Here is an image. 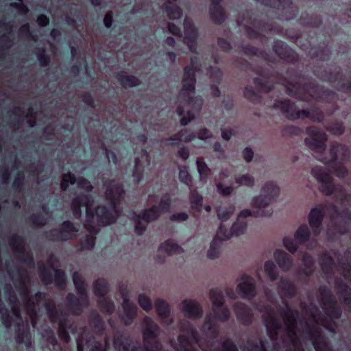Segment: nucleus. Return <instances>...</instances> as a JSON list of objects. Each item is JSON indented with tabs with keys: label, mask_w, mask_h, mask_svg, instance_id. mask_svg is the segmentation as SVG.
I'll return each instance as SVG.
<instances>
[{
	"label": "nucleus",
	"mask_w": 351,
	"mask_h": 351,
	"mask_svg": "<svg viewBox=\"0 0 351 351\" xmlns=\"http://www.w3.org/2000/svg\"><path fill=\"white\" fill-rule=\"evenodd\" d=\"M195 137L196 135L194 132H191L188 128H184L180 130L178 132L171 135L167 138V141H169V145L176 146L177 144L175 143V141H184L185 143H191L195 138Z\"/></svg>",
	"instance_id": "31"
},
{
	"label": "nucleus",
	"mask_w": 351,
	"mask_h": 351,
	"mask_svg": "<svg viewBox=\"0 0 351 351\" xmlns=\"http://www.w3.org/2000/svg\"><path fill=\"white\" fill-rule=\"evenodd\" d=\"M197 171L202 180H206L210 173V169L208 167L207 164L200 158L196 161Z\"/></svg>",
	"instance_id": "59"
},
{
	"label": "nucleus",
	"mask_w": 351,
	"mask_h": 351,
	"mask_svg": "<svg viewBox=\"0 0 351 351\" xmlns=\"http://www.w3.org/2000/svg\"><path fill=\"white\" fill-rule=\"evenodd\" d=\"M280 193V189L274 182H267L262 188V193L252 199V206L262 208L267 206L276 200Z\"/></svg>",
	"instance_id": "15"
},
{
	"label": "nucleus",
	"mask_w": 351,
	"mask_h": 351,
	"mask_svg": "<svg viewBox=\"0 0 351 351\" xmlns=\"http://www.w3.org/2000/svg\"><path fill=\"white\" fill-rule=\"evenodd\" d=\"M26 221L34 228H41L46 224V218L38 214H32L27 218Z\"/></svg>",
	"instance_id": "49"
},
{
	"label": "nucleus",
	"mask_w": 351,
	"mask_h": 351,
	"mask_svg": "<svg viewBox=\"0 0 351 351\" xmlns=\"http://www.w3.org/2000/svg\"><path fill=\"white\" fill-rule=\"evenodd\" d=\"M15 341L19 345L24 344L27 348L32 346V337L28 328H18L15 330Z\"/></svg>",
	"instance_id": "35"
},
{
	"label": "nucleus",
	"mask_w": 351,
	"mask_h": 351,
	"mask_svg": "<svg viewBox=\"0 0 351 351\" xmlns=\"http://www.w3.org/2000/svg\"><path fill=\"white\" fill-rule=\"evenodd\" d=\"M8 243L14 252L23 256L21 258V261L23 263L30 266L34 265L32 255L25 252V239L23 236L15 234L9 239Z\"/></svg>",
	"instance_id": "20"
},
{
	"label": "nucleus",
	"mask_w": 351,
	"mask_h": 351,
	"mask_svg": "<svg viewBox=\"0 0 351 351\" xmlns=\"http://www.w3.org/2000/svg\"><path fill=\"white\" fill-rule=\"evenodd\" d=\"M312 176L319 183V191L326 196H330L341 190L339 184H335L332 176L324 167L316 166L311 169Z\"/></svg>",
	"instance_id": "9"
},
{
	"label": "nucleus",
	"mask_w": 351,
	"mask_h": 351,
	"mask_svg": "<svg viewBox=\"0 0 351 351\" xmlns=\"http://www.w3.org/2000/svg\"><path fill=\"white\" fill-rule=\"evenodd\" d=\"M139 218L149 223L152 221H156L160 216V212L158 210V207L152 206L149 208L143 209L139 214H137Z\"/></svg>",
	"instance_id": "37"
},
{
	"label": "nucleus",
	"mask_w": 351,
	"mask_h": 351,
	"mask_svg": "<svg viewBox=\"0 0 351 351\" xmlns=\"http://www.w3.org/2000/svg\"><path fill=\"white\" fill-rule=\"evenodd\" d=\"M160 332L159 326L146 316L143 320L142 337L145 351H161L162 344L158 339Z\"/></svg>",
	"instance_id": "7"
},
{
	"label": "nucleus",
	"mask_w": 351,
	"mask_h": 351,
	"mask_svg": "<svg viewBox=\"0 0 351 351\" xmlns=\"http://www.w3.org/2000/svg\"><path fill=\"white\" fill-rule=\"evenodd\" d=\"M171 205V197L169 193L163 195L158 205H155L158 207V210L161 213H165L169 211Z\"/></svg>",
	"instance_id": "53"
},
{
	"label": "nucleus",
	"mask_w": 351,
	"mask_h": 351,
	"mask_svg": "<svg viewBox=\"0 0 351 351\" xmlns=\"http://www.w3.org/2000/svg\"><path fill=\"white\" fill-rule=\"evenodd\" d=\"M189 200L191 208L194 210L199 212L202 208L203 197L197 191H191Z\"/></svg>",
	"instance_id": "45"
},
{
	"label": "nucleus",
	"mask_w": 351,
	"mask_h": 351,
	"mask_svg": "<svg viewBox=\"0 0 351 351\" xmlns=\"http://www.w3.org/2000/svg\"><path fill=\"white\" fill-rule=\"evenodd\" d=\"M39 64L43 67L48 66L51 62V56L47 53L45 47H40L36 49L34 52Z\"/></svg>",
	"instance_id": "43"
},
{
	"label": "nucleus",
	"mask_w": 351,
	"mask_h": 351,
	"mask_svg": "<svg viewBox=\"0 0 351 351\" xmlns=\"http://www.w3.org/2000/svg\"><path fill=\"white\" fill-rule=\"evenodd\" d=\"M218 241H221L222 240L217 237V234L210 243V248L207 252L208 258L210 259H215L219 256V243Z\"/></svg>",
	"instance_id": "52"
},
{
	"label": "nucleus",
	"mask_w": 351,
	"mask_h": 351,
	"mask_svg": "<svg viewBox=\"0 0 351 351\" xmlns=\"http://www.w3.org/2000/svg\"><path fill=\"white\" fill-rule=\"evenodd\" d=\"M319 265L324 274L328 275L333 274L335 261L330 254H324L320 258Z\"/></svg>",
	"instance_id": "39"
},
{
	"label": "nucleus",
	"mask_w": 351,
	"mask_h": 351,
	"mask_svg": "<svg viewBox=\"0 0 351 351\" xmlns=\"http://www.w3.org/2000/svg\"><path fill=\"white\" fill-rule=\"evenodd\" d=\"M278 287L289 298H293L297 294L295 285L288 278H280L278 282Z\"/></svg>",
	"instance_id": "36"
},
{
	"label": "nucleus",
	"mask_w": 351,
	"mask_h": 351,
	"mask_svg": "<svg viewBox=\"0 0 351 351\" xmlns=\"http://www.w3.org/2000/svg\"><path fill=\"white\" fill-rule=\"evenodd\" d=\"M162 10L170 20L179 19L183 14L180 7L171 1L164 3L162 5Z\"/></svg>",
	"instance_id": "34"
},
{
	"label": "nucleus",
	"mask_w": 351,
	"mask_h": 351,
	"mask_svg": "<svg viewBox=\"0 0 351 351\" xmlns=\"http://www.w3.org/2000/svg\"><path fill=\"white\" fill-rule=\"evenodd\" d=\"M274 108L280 110L285 117L291 121L299 119H309L313 122L320 123L324 119V112L318 108H313L311 110H297L296 105L290 99L275 100Z\"/></svg>",
	"instance_id": "3"
},
{
	"label": "nucleus",
	"mask_w": 351,
	"mask_h": 351,
	"mask_svg": "<svg viewBox=\"0 0 351 351\" xmlns=\"http://www.w3.org/2000/svg\"><path fill=\"white\" fill-rule=\"evenodd\" d=\"M266 274L271 282L276 281L278 278V272L276 267L272 261H267L264 265Z\"/></svg>",
	"instance_id": "51"
},
{
	"label": "nucleus",
	"mask_w": 351,
	"mask_h": 351,
	"mask_svg": "<svg viewBox=\"0 0 351 351\" xmlns=\"http://www.w3.org/2000/svg\"><path fill=\"white\" fill-rule=\"evenodd\" d=\"M325 80L328 81L330 83L334 84L335 88L339 91H340L339 90V88L341 86V84H343L340 82L341 80H343V74L340 70L335 73L330 72L328 74Z\"/></svg>",
	"instance_id": "58"
},
{
	"label": "nucleus",
	"mask_w": 351,
	"mask_h": 351,
	"mask_svg": "<svg viewBox=\"0 0 351 351\" xmlns=\"http://www.w3.org/2000/svg\"><path fill=\"white\" fill-rule=\"evenodd\" d=\"M274 257L278 267L282 271H289L292 267L293 258L285 251L276 250L274 253Z\"/></svg>",
	"instance_id": "32"
},
{
	"label": "nucleus",
	"mask_w": 351,
	"mask_h": 351,
	"mask_svg": "<svg viewBox=\"0 0 351 351\" xmlns=\"http://www.w3.org/2000/svg\"><path fill=\"white\" fill-rule=\"evenodd\" d=\"M306 334L307 339L312 341L315 351H332L331 345L323 335L320 328L308 325Z\"/></svg>",
	"instance_id": "18"
},
{
	"label": "nucleus",
	"mask_w": 351,
	"mask_h": 351,
	"mask_svg": "<svg viewBox=\"0 0 351 351\" xmlns=\"http://www.w3.org/2000/svg\"><path fill=\"white\" fill-rule=\"evenodd\" d=\"M267 328V335L271 340H276L279 332L282 329V324L279 319L273 314V309L270 308V313L264 318Z\"/></svg>",
	"instance_id": "25"
},
{
	"label": "nucleus",
	"mask_w": 351,
	"mask_h": 351,
	"mask_svg": "<svg viewBox=\"0 0 351 351\" xmlns=\"http://www.w3.org/2000/svg\"><path fill=\"white\" fill-rule=\"evenodd\" d=\"M306 133L309 137L305 138V145L314 152L319 154L320 156L324 154L326 149L327 134L315 126L307 127Z\"/></svg>",
	"instance_id": "11"
},
{
	"label": "nucleus",
	"mask_w": 351,
	"mask_h": 351,
	"mask_svg": "<svg viewBox=\"0 0 351 351\" xmlns=\"http://www.w3.org/2000/svg\"><path fill=\"white\" fill-rule=\"evenodd\" d=\"M210 298L213 304V312L215 317L219 322H227L230 319V313L225 304L223 292L218 289H211Z\"/></svg>",
	"instance_id": "14"
},
{
	"label": "nucleus",
	"mask_w": 351,
	"mask_h": 351,
	"mask_svg": "<svg viewBox=\"0 0 351 351\" xmlns=\"http://www.w3.org/2000/svg\"><path fill=\"white\" fill-rule=\"evenodd\" d=\"M302 263L304 267V273L306 276L312 275L314 269L315 262L313 257L308 254H304L302 259Z\"/></svg>",
	"instance_id": "54"
},
{
	"label": "nucleus",
	"mask_w": 351,
	"mask_h": 351,
	"mask_svg": "<svg viewBox=\"0 0 351 351\" xmlns=\"http://www.w3.org/2000/svg\"><path fill=\"white\" fill-rule=\"evenodd\" d=\"M138 302L140 306L146 312H149L152 308V302L150 298L143 293L138 295Z\"/></svg>",
	"instance_id": "64"
},
{
	"label": "nucleus",
	"mask_w": 351,
	"mask_h": 351,
	"mask_svg": "<svg viewBox=\"0 0 351 351\" xmlns=\"http://www.w3.org/2000/svg\"><path fill=\"white\" fill-rule=\"evenodd\" d=\"M144 176V167L142 165V162L138 157H136L134 159V167L132 171V177L139 183L143 178Z\"/></svg>",
	"instance_id": "48"
},
{
	"label": "nucleus",
	"mask_w": 351,
	"mask_h": 351,
	"mask_svg": "<svg viewBox=\"0 0 351 351\" xmlns=\"http://www.w3.org/2000/svg\"><path fill=\"white\" fill-rule=\"evenodd\" d=\"M39 276L42 282L49 285L54 282L55 285L59 289H64L66 284V276L65 272L60 269L54 270V276L52 273L45 265L39 267Z\"/></svg>",
	"instance_id": "16"
},
{
	"label": "nucleus",
	"mask_w": 351,
	"mask_h": 351,
	"mask_svg": "<svg viewBox=\"0 0 351 351\" xmlns=\"http://www.w3.org/2000/svg\"><path fill=\"white\" fill-rule=\"evenodd\" d=\"M285 90L289 96L304 102L308 103L315 100L331 104L337 99L335 92L319 85L315 80H310L304 84L287 81Z\"/></svg>",
	"instance_id": "1"
},
{
	"label": "nucleus",
	"mask_w": 351,
	"mask_h": 351,
	"mask_svg": "<svg viewBox=\"0 0 351 351\" xmlns=\"http://www.w3.org/2000/svg\"><path fill=\"white\" fill-rule=\"evenodd\" d=\"M98 306L101 313L108 315H112L115 309L114 302L106 297L99 298Z\"/></svg>",
	"instance_id": "44"
},
{
	"label": "nucleus",
	"mask_w": 351,
	"mask_h": 351,
	"mask_svg": "<svg viewBox=\"0 0 351 351\" xmlns=\"http://www.w3.org/2000/svg\"><path fill=\"white\" fill-rule=\"evenodd\" d=\"M328 167L332 169L335 175L339 178H344L348 175V170L341 162H337L336 164L328 165Z\"/></svg>",
	"instance_id": "63"
},
{
	"label": "nucleus",
	"mask_w": 351,
	"mask_h": 351,
	"mask_svg": "<svg viewBox=\"0 0 351 351\" xmlns=\"http://www.w3.org/2000/svg\"><path fill=\"white\" fill-rule=\"evenodd\" d=\"M182 331L187 333L190 338L195 342L199 341V335L197 329L189 322L183 323L181 326Z\"/></svg>",
	"instance_id": "57"
},
{
	"label": "nucleus",
	"mask_w": 351,
	"mask_h": 351,
	"mask_svg": "<svg viewBox=\"0 0 351 351\" xmlns=\"http://www.w3.org/2000/svg\"><path fill=\"white\" fill-rule=\"evenodd\" d=\"M124 315L121 317L122 322L126 326L131 325L137 315V307L128 298H124L122 304Z\"/></svg>",
	"instance_id": "30"
},
{
	"label": "nucleus",
	"mask_w": 351,
	"mask_h": 351,
	"mask_svg": "<svg viewBox=\"0 0 351 351\" xmlns=\"http://www.w3.org/2000/svg\"><path fill=\"white\" fill-rule=\"evenodd\" d=\"M273 211L258 210L256 212L251 211L249 209H243L239 213L238 219L235 221L230 230L221 224L217 230V237L221 240H228L232 236H239L244 234L247 228V223L242 219H245L250 216L254 217H269L272 215Z\"/></svg>",
	"instance_id": "6"
},
{
	"label": "nucleus",
	"mask_w": 351,
	"mask_h": 351,
	"mask_svg": "<svg viewBox=\"0 0 351 351\" xmlns=\"http://www.w3.org/2000/svg\"><path fill=\"white\" fill-rule=\"evenodd\" d=\"M197 71V69L193 66H185L182 78V87L179 93V97L193 109L199 110L202 108L203 101L202 98L194 95L196 84L195 73Z\"/></svg>",
	"instance_id": "4"
},
{
	"label": "nucleus",
	"mask_w": 351,
	"mask_h": 351,
	"mask_svg": "<svg viewBox=\"0 0 351 351\" xmlns=\"http://www.w3.org/2000/svg\"><path fill=\"white\" fill-rule=\"evenodd\" d=\"M90 326L94 329L95 332L100 334L104 330V324L101 316L96 312L92 311L89 315Z\"/></svg>",
	"instance_id": "40"
},
{
	"label": "nucleus",
	"mask_w": 351,
	"mask_h": 351,
	"mask_svg": "<svg viewBox=\"0 0 351 351\" xmlns=\"http://www.w3.org/2000/svg\"><path fill=\"white\" fill-rule=\"evenodd\" d=\"M253 83L259 92L269 93L272 90L274 85L269 81H264L261 78L256 77L253 79Z\"/></svg>",
	"instance_id": "47"
},
{
	"label": "nucleus",
	"mask_w": 351,
	"mask_h": 351,
	"mask_svg": "<svg viewBox=\"0 0 351 351\" xmlns=\"http://www.w3.org/2000/svg\"><path fill=\"white\" fill-rule=\"evenodd\" d=\"M114 77L123 88H133L141 84L139 78L132 75H126L124 71L116 73Z\"/></svg>",
	"instance_id": "33"
},
{
	"label": "nucleus",
	"mask_w": 351,
	"mask_h": 351,
	"mask_svg": "<svg viewBox=\"0 0 351 351\" xmlns=\"http://www.w3.org/2000/svg\"><path fill=\"white\" fill-rule=\"evenodd\" d=\"M319 292L326 315L331 319H339L341 317L342 310L330 289L327 286L322 285L319 287Z\"/></svg>",
	"instance_id": "12"
},
{
	"label": "nucleus",
	"mask_w": 351,
	"mask_h": 351,
	"mask_svg": "<svg viewBox=\"0 0 351 351\" xmlns=\"http://www.w3.org/2000/svg\"><path fill=\"white\" fill-rule=\"evenodd\" d=\"M209 15L211 21L217 25L222 24L226 18L223 8L221 5L223 0H210Z\"/></svg>",
	"instance_id": "28"
},
{
	"label": "nucleus",
	"mask_w": 351,
	"mask_h": 351,
	"mask_svg": "<svg viewBox=\"0 0 351 351\" xmlns=\"http://www.w3.org/2000/svg\"><path fill=\"white\" fill-rule=\"evenodd\" d=\"M107 291L108 285L104 280H97L94 282V292L99 298L105 297Z\"/></svg>",
	"instance_id": "56"
},
{
	"label": "nucleus",
	"mask_w": 351,
	"mask_h": 351,
	"mask_svg": "<svg viewBox=\"0 0 351 351\" xmlns=\"http://www.w3.org/2000/svg\"><path fill=\"white\" fill-rule=\"evenodd\" d=\"M339 154H341L343 157H347L349 156V150L343 145L339 143H334L330 146L329 149V157L322 154L320 156V158H319V160L322 162L326 166L332 165L336 164L337 162H339L338 160Z\"/></svg>",
	"instance_id": "24"
},
{
	"label": "nucleus",
	"mask_w": 351,
	"mask_h": 351,
	"mask_svg": "<svg viewBox=\"0 0 351 351\" xmlns=\"http://www.w3.org/2000/svg\"><path fill=\"white\" fill-rule=\"evenodd\" d=\"M234 309L237 319L245 326H249L253 318V314L250 307L242 302H237L234 306Z\"/></svg>",
	"instance_id": "29"
},
{
	"label": "nucleus",
	"mask_w": 351,
	"mask_h": 351,
	"mask_svg": "<svg viewBox=\"0 0 351 351\" xmlns=\"http://www.w3.org/2000/svg\"><path fill=\"white\" fill-rule=\"evenodd\" d=\"M237 291L243 299L252 300L256 295V283L254 279L247 274L241 277V282L237 285Z\"/></svg>",
	"instance_id": "22"
},
{
	"label": "nucleus",
	"mask_w": 351,
	"mask_h": 351,
	"mask_svg": "<svg viewBox=\"0 0 351 351\" xmlns=\"http://www.w3.org/2000/svg\"><path fill=\"white\" fill-rule=\"evenodd\" d=\"M265 7L276 9L282 12L286 21L294 20L299 14V9L291 0H254Z\"/></svg>",
	"instance_id": "13"
},
{
	"label": "nucleus",
	"mask_w": 351,
	"mask_h": 351,
	"mask_svg": "<svg viewBox=\"0 0 351 351\" xmlns=\"http://www.w3.org/2000/svg\"><path fill=\"white\" fill-rule=\"evenodd\" d=\"M272 50L285 62L296 64L300 61L298 53L282 40H274L272 44Z\"/></svg>",
	"instance_id": "17"
},
{
	"label": "nucleus",
	"mask_w": 351,
	"mask_h": 351,
	"mask_svg": "<svg viewBox=\"0 0 351 351\" xmlns=\"http://www.w3.org/2000/svg\"><path fill=\"white\" fill-rule=\"evenodd\" d=\"M234 211V206H230L228 208H221L219 207L217 209V215L218 218L222 221H226L228 220L232 215L233 214Z\"/></svg>",
	"instance_id": "61"
},
{
	"label": "nucleus",
	"mask_w": 351,
	"mask_h": 351,
	"mask_svg": "<svg viewBox=\"0 0 351 351\" xmlns=\"http://www.w3.org/2000/svg\"><path fill=\"white\" fill-rule=\"evenodd\" d=\"M179 180L189 187L192 186L193 180L185 165L179 166Z\"/></svg>",
	"instance_id": "55"
},
{
	"label": "nucleus",
	"mask_w": 351,
	"mask_h": 351,
	"mask_svg": "<svg viewBox=\"0 0 351 351\" xmlns=\"http://www.w3.org/2000/svg\"><path fill=\"white\" fill-rule=\"evenodd\" d=\"M79 228L70 220H65L62 222L58 228H53L46 232V237L48 240L53 242H66L73 240Z\"/></svg>",
	"instance_id": "10"
},
{
	"label": "nucleus",
	"mask_w": 351,
	"mask_h": 351,
	"mask_svg": "<svg viewBox=\"0 0 351 351\" xmlns=\"http://www.w3.org/2000/svg\"><path fill=\"white\" fill-rule=\"evenodd\" d=\"M182 311L184 316L191 319H199L203 315V309L201 305L194 300H184L182 302Z\"/></svg>",
	"instance_id": "27"
},
{
	"label": "nucleus",
	"mask_w": 351,
	"mask_h": 351,
	"mask_svg": "<svg viewBox=\"0 0 351 351\" xmlns=\"http://www.w3.org/2000/svg\"><path fill=\"white\" fill-rule=\"evenodd\" d=\"M311 237V232L306 224L301 225L295 231L294 237L299 244H304Z\"/></svg>",
	"instance_id": "41"
},
{
	"label": "nucleus",
	"mask_w": 351,
	"mask_h": 351,
	"mask_svg": "<svg viewBox=\"0 0 351 351\" xmlns=\"http://www.w3.org/2000/svg\"><path fill=\"white\" fill-rule=\"evenodd\" d=\"M185 36L184 43L187 45L191 53H196L197 49L198 31L193 23L189 19H185L183 23Z\"/></svg>",
	"instance_id": "21"
},
{
	"label": "nucleus",
	"mask_w": 351,
	"mask_h": 351,
	"mask_svg": "<svg viewBox=\"0 0 351 351\" xmlns=\"http://www.w3.org/2000/svg\"><path fill=\"white\" fill-rule=\"evenodd\" d=\"M93 199L91 195L80 193L75 197L71 204V210L73 216L79 219L82 216V208L93 204Z\"/></svg>",
	"instance_id": "26"
},
{
	"label": "nucleus",
	"mask_w": 351,
	"mask_h": 351,
	"mask_svg": "<svg viewBox=\"0 0 351 351\" xmlns=\"http://www.w3.org/2000/svg\"><path fill=\"white\" fill-rule=\"evenodd\" d=\"M133 215L134 216L132 219L135 223L134 232L136 233V234L141 236L146 231L147 225L143 224V219L139 218L138 215L134 211H133Z\"/></svg>",
	"instance_id": "62"
},
{
	"label": "nucleus",
	"mask_w": 351,
	"mask_h": 351,
	"mask_svg": "<svg viewBox=\"0 0 351 351\" xmlns=\"http://www.w3.org/2000/svg\"><path fill=\"white\" fill-rule=\"evenodd\" d=\"M202 329L211 338H216L218 336L219 330L216 324L210 319H206L202 326Z\"/></svg>",
	"instance_id": "50"
},
{
	"label": "nucleus",
	"mask_w": 351,
	"mask_h": 351,
	"mask_svg": "<svg viewBox=\"0 0 351 351\" xmlns=\"http://www.w3.org/2000/svg\"><path fill=\"white\" fill-rule=\"evenodd\" d=\"M311 57L322 62L328 61L330 58V52L326 47H319L312 51Z\"/></svg>",
	"instance_id": "60"
},
{
	"label": "nucleus",
	"mask_w": 351,
	"mask_h": 351,
	"mask_svg": "<svg viewBox=\"0 0 351 351\" xmlns=\"http://www.w3.org/2000/svg\"><path fill=\"white\" fill-rule=\"evenodd\" d=\"M324 217L325 212L322 206H315L311 209L308 219L309 226L315 236H318L322 232Z\"/></svg>",
	"instance_id": "23"
},
{
	"label": "nucleus",
	"mask_w": 351,
	"mask_h": 351,
	"mask_svg": "<svg viewBox=\"0 0 351 351\" xmlns=\"http://www.w3.org/2000/svg\"><path fill=\"white\" fill-rule=\"evenodd\" d=\"M75 289L79 297L73 293H69L65 300L70 313L73 315L80 316L82 314L84 308L88 305L89 298L86 282L77 286Z\"/></svg>",
	"instance_id": "8"
},
{
	"label": "nucleus",
	"mask_w": 351,
	"mask_h": 351,
	"mask_svg": "<svg viewBox=\"0 0 351 351\" xmlns=\"http://www.w3.org/2000/svg\"><path fill=\"white\" fill-rule=\"evenodd\" d=\"M280 311L284 317L291 343L293 346H296L298 342V339L296 337V327L297 317L299 313L297 310L292 309L288 304L286 305V309L280 308Z\"/></svg>",
	"instance_id": "19"
},
{
	"label": "nucleus",
	"mask_w": 351,
	"mask_h": 351,
	"mask_svg": "<svg viewBox=\"0 0 351 351\" xmlns=\"http://www.w3.org/2000/svg\"><path fill=\"white\" fill-rule=\"evenodd\" d=\"M243 95L245 98L254 104H260L262 101V97L251 86H245L243 90Z\"/></svg>",
	"instance_id": "46"
},
{
	"label": "nucleus",
	"mask_w": 351,
	"mask_h": 351,
	"mask_svg": "<svg viewBox=\"0 0 351 351\" xmlns=\"http://www.w3.org/2000/svg\"><path fill=\"white\" fill-rule=\"evenodd\" d=\"M158 250L165 252L168 255L180 254L184 252L181 246L177 243H173L170 239L166 240L162 243L158 247Z\"/></svg>",
	"instance_id": "38"
},
{
	"label": "nucleus",
	"mask_w": 351,
	"mask_h": 351,
	"mask_svg": "<svg viewBox=\"0 0 351 351\" xmlns=\"http://www.w3.org/2000/svg\"><path fill=\"white\" fill-rule=\"evenodd\" d=\"M125 194L123 184L112 179L106 184V198L109 202L110 208L106 206L99 205L95 208V215L98 223L102 226L114 223L117 220L115 214L119 213L118 206L121 203Z\"/></svg>",
	"instance_id": "2"
},
{
	"label": "nucleus",
	"mask_w": 351,
	"mask_h": 351,
	"mask_svg": "<svg viewBox=\"0 0 351 351\" xmlns=\"http://www.w3.org/2000/svg\"><path fill=\"white\" fill-rule=\"evenodd\" d=\"M47 315L52 324H58V336L65 343L71 341L69 332L73 334L76 332L73 323L69 319L68 315L63 310H58L56 304L49 301L45 305Z\"/></svg>",
	"instance_id": "5"
},
{
	"label": "nucleus",
	"mask_w": 351,
	"mask_h": 351,
	"mask_svg": "<svg viewBox=\"0 0 351 351\" xmlns=\"http://www.w3.org/2000/svg\"><path fill=\"white\" fill-rule=\"evenodd\" d=\"M156 311L158 316L162 319L169 317L171 309L169 304L162 299H157L155 302Z\"/></svg>",
	"instance_id": "42"
}]
</instances>
